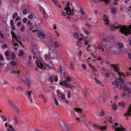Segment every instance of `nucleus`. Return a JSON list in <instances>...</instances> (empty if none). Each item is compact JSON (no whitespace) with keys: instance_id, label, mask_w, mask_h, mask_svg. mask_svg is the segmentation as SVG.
<instances>
[{"instance_id":"obj_26","label":"nucleus","mask_w":131,"mask_h":131,"mask_svg":"<svg viewBox=\"0 0 131 131\" xmlns=\"http://www.w3.org/2000/svg\"><path fill=\"white\" fill-rule=\"evenodd\" d=\"M29 61H28V64L30 65V66H32V63H31V59H32V56L31 55L29 56Z\"/></svg>"},{"instance_id":"obj_57","label":"nucleus","mask_w":131,"mask_h":131,"mask_svg":"<svg viewBox=\"0 0 131 131\" xmlns=\"http://www.w3.org/2000/svg\"><path fill=\"white\" fill-rule=\"evenodd\" d=\"M23 13L24 15H27V10L24 9Z\"/></svg>"},{"instance_id":"obj_22","label":"nucleus","mask_w":131,"mask_h":131,"mask_svg":"<svg viewBox=\"0 0 131 131\" xmlns=\"http://www.w3.org/2000/svg\"><path fill=\"white\" fill-rule=\"evenodd\" d=\"M39 98H41L44 102V103H47L48 102V100L43 96L42 95H38Z\"/></svg>"},{"instance_id":"obj_47","label":"nucleus","mask_w":131,"mask_h":131,"mask_svg":"<svg viewBox=\"0 0 131 131\" xmlns=\"http://www.w3.org/2000/svg\"><path fill=\"white\" fill-rule=\"evenodd\" d=\"M23 55H24V52L23 51L19 52L18 54V56H19V57H22Z\"/></svg>"},{"instance_id":"obj_56","label":"nucleus","mask_w":131,"mask_h":131,"mask_svg":"<svg viewBox=\"0 0 131 131\" xmlns=\"http://www.w3.org/2000/svg\"><path fill=\"white\" fill-rule=\"evenodd\" d=\"M74 37H76V38H77L79 36L78 35V34H77V33H74Z\"/></svg>"},{"instance_id":"obj_30","label":"nucleus","mask_w":131,"mask_h":131,"mask_svg":"<svg viewBox=\"0 0 131 131\" xmlns=\"http://www.w3.org/2000/svg\"><path fill=\"white\" fill-rule=\"evenodd\" d=\"M104 114H105V111H104L103 110H101V112L99 114V116H100V117H103Z\"/></svg>"},{"instance_id":"obj_51","label":"nucleus","mask_w":131,"mask_h":131,"mask_svg":"<svg viewBox=\"0 0 131 131\" xmlns=\"http://www.w3.org/2000/svg\"><path fill=\"white\" fill-rule=\"evenodd\" d=\"M103 41L105 42H109V39L105 37V38H103Z\"/></svg>"},{"instance_id":"obj_50","label":"nucleus","mask_w":131,"mask_h":131,"mask_svg":"<svg viewBox=\"0 0 131 131\" xmlns=\"http://www.w3.org/2000/svg\"><path fill=\"white\" fill-rule=\"evenodd\" d=\"M54 102L56 106H59V102H58V100H57V99L54 98Z\"/></svg>"},{"instance_id":"obj_19","label":"nucleus","mask_w":131,"mask_h":131,"mask_svg":"<svg viewBox=\"0 0 131 131\" xmlns=\"http://www.w3.org/2000/svg\"><path fill=\"white\" fill-rule=\"evenodd\" d=\"M9 56L11 57V60L12 61H15V60H16V55H15L14 52H11L9 54Z\"/></svg>"},{"instance_id":"obj_5","label":"nucleus","mask_w":131,"mask_h":131,"mask_svg":"<svg viewBox=\"0 0 131 131\" xmlns=\"http://www.w3.org/2000/svg\"><path fill=\"white\" fill-rule=\"evenodd\" d=\"M63 7L65 11H66L67 14L69 15V16H73L74 14V11L71 10L70 7H69V3H63Z\"/></svg>"},{"instance_id":"obj_14","label":"nucleus","mask_w":131,"mask_h":131,"mask_svg":"<svg viewBox=\"0 0 131 131\" xmlns=\"http://www.w3.org/2000/svg\"><path fill=\"white\" fill-rule=\"evenodd\" d=\"M31 93H32V91H29V90H27L26 92V94L27 97L29 98L31 103H32V99H31Z\"/></svg>"},{"instance_id":"obj_2","label":"nucleus","mask_w":131,"mask_h":131,"mask_svg":"<svg viewBox=\"0 0 131 131\" xmlns=\"http://www.w3.org/2000/svg\"><path fill=\"white\" fill-rule=\"evenodd\" d=\"M11 35L12 36V43L13 44L14 47H17V46H18V43L17 42H19L20 46H22V42L20 41V40H21V36H20V35H17L16 36L15 32L12 31Z\"/></svg>"},{"instance_id":"obj_29","label":"nucleus","mask_w":131,"mask_h":131,"mask_svg":"<svg viewBox=\"0 0 131 131\" xmlns=\"http://www.w3.org/2000/svg\"><path fill=\"white\" fill-rule=\"evenodd\" d=\"M74 111L76 112H79V113H82V110L79 108H75Z\"/></svg>"},{"instance_id":"obj_58","label":"nucleus","mask_w":131,"mask_h":131,"mask_svg":"<svg viewBox=\"0 0 131 131\" xmlns=\"http://www.w3.org/2000/svg\"><path fill=\"white\" fill-rule=\"evenodd\" d=\"M93 71H94V72L96 73L97 72V69H96V68L95 67H93V68H91Z\"/></svg>"},{"instance_id":"obj_38","label":"nucleus","mask_w":131,"mask_h":131,"mask_svg":"<svg viewBox=\"0 0 131 131\" xmlns=\"http://www.w3.org/2000/svg\"><path fill=\"white\" fill-rule=\"evenodd\" d=\"M0 117H1V118H2L3 121L4 122L7 121V118H6V117H5L4 115H1L0 116Z\"/></svg>"},{"instance_id":"obj_33","label":"nucleus","mask_w":131,"mask_h":131,"mask_svg":"<svg viewBox=\"0 0 131 131\" xmlns=\"http://www.w3.org/2000/svg\"><path fill=\"white\" fill-rule=\"evenodd\" d=\"M118 106H121V107H125V104L122 102H119L118 103Z\"/></svg>"},{"instance_id":"obj_61","label":"nucleus","mask_w":131,"mask_h":131,"mask_svg":"<svg viewBox=\"0 0 131 131\" xmlns=\"http://www.w3.org/2000/svg\"><path fill=\"white\" fill-rule=\"evenodd\" d=\"M0 36L1 38H3V39H5V36H4V34L2 33V32H0Z\"/></svg>"},{"instance_id":"obj_62","label":"nucleus","mask_w":131,"mask_h":131,"mask_svg":"<svg viewBox=\"0 0 131 131\" xmlns=\"http://www.w3.org/2000/svg\"><path fill=\"white\" fill-rule=\"evenodd\" d=\"M49 81H51V82H53V78L52 77H50L48 79Z\"/></svg>"},{"instance_id":"obj_53","label":"nucleus","mask_w":131,"mask_h":131,"mask_svg":"<svg viewBox=\"0 0 131 131\" xmlns=\"http://www.w3.org/2000/svg\"><path fill=\"white\" fill-rule=\"evenodd\" d=\"M2 47L3 48V49H6V48L8 47V45L5 43L2 45Z\"/></svg>"},{"instance_id":"obj_31","label":"nucleus","mask_w":131,"mask_h":131,"mask_svg":"<svg viewBox=\"0 0 131 131\" xmlns=\"http://www.w3.org/2000/svg\"><path fill=\"white\" fill-rule=\"evenodd\" d=\"M94 80H95L96 83H97V84H102V82L98 80L97 78H94Z\"/></svg>"},{"instance_id":"obj_8","label":"nucleus","mask_w":131,"mask_h":131,"mask_svg":"<svg viewBox=\"0 0 131 131\" xmlns=\"http://www.w3.org/2000/svg\"><path fill=\"white\" fill-rule=\"evenodd\" d=\"M111 67H113V68L114 69V70L116 72H117L119 76H120V77H122V75L123 76H125V75L124 74H123V73H120L119 71H118V68L117 67V66H115V64H111Z\"/></svg>"},{"instance_id":"obj_28","label":"nucleus","mask_w":131,"mask_h":131,"mask_svg":"<svg viewBox=\"0 0 131 131\" xmlns=\"http://www.w3.org/2000/svg\"><path fill=\"white\" fill-rule=\"evenodd\" d=\"M64 81H67V83H69L71 81V78L70 76H68L66 78V80H64Z\"/></svg>"},{"instance_id":"obj_40","label":"nucleus","mask_w":131,"mask_h":131,"mask_svg":"<svg viewBox=\"0 0 131 131\" xmlns=\"http://www.w3.org/2000/svg\"><path fill=\"white\" fill-rule=\"evenodd\" d=\"M20 31L21 32H24V31H25V26H22L20 28Z\"/></svg>"},{"instance_id":"obj_43","label":"nucleus","mask_w":131,"mask_h":131,"mask_svg":"<svg viewBox=\"0 0 131 131\" xmlns=\"http://www.w3.org/2000/svg\"><path fill=\"white\" fill-rule=\"evenodd\" d=\"M67 97L68 99H70V98H71V91H68Z\"/></svg>"},{"instance_id":"obj_17","label":"nucleus","mask_w":131,"mask_h":131,"mask_svg":"<svg viewBox=\"0 0 131 131\" xmlns=\"http://www.w3.org/2000/svg\"><path fill=\"white\" fill-rule=\"evenodd\" d=\"M105 96L104 95H102L98 98V101L100 103H105Z\"/></svg>"},{"instance_id":"obj_46","label":"nucleus","mask_w":131,"mask_h":131,"mask_svg":"<svg viewBox=\"0 0 131 131\" xmlns=\"http://www.w3.org/2000/svg\"><path fill=\"white\" fill-rule=\"evenodd\" d=\"M60 98H61L62 100H63V101L64 100H65V99H66L65 94H63L61 95V96Z\"/></svg>"},{"instance_id":"obj_45","label":"nucleus","mask_w":131,"mask_h":131,"mask_svg":"<svg viewBox=\"0 0 131 131\" xmlns=\"http://www.w3.org/2000/svg\"><path fill=\"white\" fill-rule=\"evenodd\" d=\"M103 1H104L107 4H110V0H99V2H102Z\"/></svg>"},{"instance_id":"obj_27","label":"nucleus","mask_w":131,"mask_h":131,"mask_svg":"<svg viewBox=\"0 0 131 131\" xmlns=\"http://www.w3.org/2000/svg\"><path fill=\"white\" fill-rule=\"evenodd\" d=\"M67 64L69 66L70 69H73V63L72 62H67Z\"/></svg>"},{"instance_id":"obj_18","label":"nucleus","mask_w":131,"mask_h":131,"mask_svg":"<svg viewBox=\"0 0 131 131\" xmlns=\"http://www.w3.org/2000/svg\"><path fill=\"white\" fill-rule=\"evenodd\" d=\"M131 116V106L129 107V109L125 113L124 116Z\"/></svg>"},{"instance_id":"obj_12","label":"nucleus","mask_w":131,"mask_h":131,"mask_svg":"<svg viewBox=\"0 0 131 131\" xmlns=\"http://www.w3.org/2000/svg\"><path fill=\"white\" fill-rule=\"evenodd\" d=\"M11 73L13 74V73H17V78L21 79V77L19 75V73H21V70H15L14 69H12L11 71Z\"/></svg>"},{"instance_id":"obj_23","label":"nucleus","mask_w":131,"mask_h":131,"mask_svg":"<svg viewBox=\"0 0 131 131\" xmlns=\"http://www.w3.org/2000/svg\"><path fill=\"white\" fill-rule=\"evenodd\" d=\"M13 108L14 109V111L16 112V113H19V112H20V110L18 107L16 106V105L13 107Z\"/></svg>"},{"instance_id":"obj_32","label":"nucleus","mask_w":131,"mask_h":131,"mask_svg":"<svg viewBox=\"0 0 131 131\" xmlns=\"http://www.w3.org/2000/svg\"><path fill=\"white\" fill-rule=\"evenodd\" d=\"M117 46L119 47V50H120V51L121 50V49H122V47H123V45L120 42H118L117 43Z\"/></svg>"},{"instance_id":"obj_24","label":"nucleus","mask_w":131,"mask_h":131,"mask_svg":"<svg viewBox=\"0 0 131 131\" xmlns=\"http://www.w3.org/2000/svg\"><path fill=\"white\" fill-rule=\"evenodd\" d=\"M28 19L32 20V19H34V18H35V16L34 15V14L32 13L28 15Z\"/></svg>"},{"instance_id":"obj_4","label":"nucleus","mask_w":131,"mask_h":131,"mask_svg":"<svg viewBox=\"0 0 131 131\" xmlns=\"http://www.w3.org/2000/svg\"><path fill=\"white\" fill-rule=\"evenodd\" d=\"M57 122L58 123V126L60 127L61 130L62 131H70L71 130V128L68 127L64 122L59 119H57Z\"/></svg>"},{"instance_id":"obj_3","label":"nucleus","mask_w":131,"mask_h":131,"mask_svg":"<svg viewBox=\"0 0 131 131\" xmlns=\"http://www.w3.org/2000/svg\"><path fill=\"white\" fill-rule=\"evenodd\" d=\"M35 63L38 67L41 69H45V70H48V69H50L51 67H53V61H49V63L47 66H44L43 63H42L40 60L36 61Z\"/></svg>"},{"instance_id":"obj_35","label":"nucleus","mask_w":131,"mask_h":131,"mask_svg":"<svg viewBox=\"0 0 131 131\" xmlns=\"http://www.w3.org/2000/svg\"><path fill=\"white\" fill-rule=\"evenodd\" d=\"M98 49H99V50H101L102 52H105V50H104V48H103L102 46L98 45Z\"/></svg>"},{"instance_id":"obj_37","label":"nucleus","mask_w":131,"mask_h":131,"mask_svg":"<svg viewBox=\"0 0 131 131\" xmlns=\"http://www.w3.org/2000/svg\"><path fill=\"white\" fill-rule=\"evenodd\" d=\"M106 119L108 120L111 122V123H113L112 122V116H107L106 117Z\"/></svg>"},{"instance_id":"obj_42","label":"nucleus","mask_w":131,"mask_h":131,"mask_svg":"<svg viewBox=\"0 0 131 131\" xmlns=\"http://www.w3.org/2000/svg\"><path fill=\"white\" fill-rule=\"evenodd\" d=\"M54 48L56 49L59 48V44H58V42L57 41L55 42L54 43Z\"/></svg>"},{"instance_id":"obj_60","label":"nucleus","mask_w":131,"mask_h":131,"mask_svg":"<svg viewBox=\"0 0 131 131\" xmlns=\"http://www.w3.org/2000/svg\"><path fill=\"white\" fill-rule=\"evenodd\" d=\"M23 23H26L27 22V18H24L23 19Z\"/></svg>"},{"instance_id":"obj_11","label":"nucleus","mask_w":131,"mask_h":131,"mask_svg":"<svg viewBox=\"0 0 131 131\" xmlns=\"http://www.w3.org/2000/svg\"><path fill=\"white\" fill-rule=\"evenodd\" d=\"M84 46H88V47L86 48V51L88 52H90V48H91V46H92V44L90 43V40H84Z\"/></svg>"},{"instance_id":"obj_49","label":"nucleus","mask_w":131,"mask_h":131,"mask_svg":"<svg viewBox=\"0 0 131 131\" xmlns=\"http://www.w3.org/2000/svg\"><path fill=\"white\" fill-rule=\"evenodd\" d=\"M111 13H112V14L116 13V9H115L114 8L112 9V10H111Z\"/></svg>"},{"instance_id":"obj_7","label":"nucleus","mask_w":131,"mask_h":131,"mask_svg":"<svg viewBox=\"0 0 131 131\" xmlns=\"http://www.w3.org/2000/svg\"><path fill=\"white\" fill-rule=\"evenodd\" d=\"M60 85H62L65 88H69L70 89H73L74 88V85L72 84H68L67 83V81H63V82H60Z\"/></svg>"},{"instance_id":"obj_36","label":"nucleus","mask_w":131,"mask_h":131,"mask_svg":"<svg viewBox=\"0 0 131 131\" xmlns=\"http://www.w3.org/2000/svg\"><path fill=\"white\" fill-rule=\"evenodd\" d=\"M10 65L13 67L17 66V62L16 61H11Z\"/></svg>"},{"instance_id":"obj_16","label":"nucleus","mask_w":131,"mask_h":131,"mask_svg":"<svg viewBox=\"0 0 131 131\" xmlns=\"http://www.w3.org/2000/svg\"><path fill=\"white\" fill-rule=\"evenodd\" d=\"M103 20L104 21V24L105 25H109V18L107 16V15L103 16Z\"/></svg>"},{"instance_id":"obj_48","label":"nucleus","mask_w":131,"mask_h":131,"mask_svg":"<svg viewBox=\"0 0 131 131\" xmlns=\"http://www.w3.org/2000/svg\"><path fill=\"white\" fill-rule=\"evenodd\" d=\"M18 16V13L17 12H15L13 15L12 16L13 19H15L17 16Z\"/></svg>"},{"instance_id":"obj_55","label":"nucleus","mask_w":131,"mask_h":131,"mask_svg":"<svg viewBox=\"0 0 131 131\" xmlns=\"http://www.w3.org/2000/svg\"><path fill=\"white\" fill-rule=\"evenodd\" d=\"M85 34H86V35H89V34H90V31H89V30H86L84 31Z\"/></svg>"},{"instance_id":"obj_41","label":"nucleus","mask_w":131,"mask_h":131,"mask_svg":"<svg viewBox=\"0 0 131 131\" xmlns=\"http://www.w3.org/2000/svg\"><path fill=\"white\" fill-rule=\"evenodd\" d=\"M14 122L16 124H18V119L17 118L16 115H14Z\"/></svg>"},{"instance_id":"obj_44","label":"nucleus","mask_w":131,"mask_h":131,"mask_svg":"<svg viewBox=\"0 0 131 131\" xmlns=\"http://www.w3.org/2000/svg\"><path fill=\"white\" fill-rule=\"evenodd\" d=\"M53 3L55 4V6H58L59 8H61L59 5H58V3L57 2V0H52Z\"/></svg>"},{"instance_id":"obj_21","label":"nucleus","mask_w":131,"mask_h":131,"mask_svg":"<svg viewBox=\"0 0 131 131\" xmlns=\"http://www.w3.org/2000/svg\"><path fill=\"white\" fill-rule=\"evenodd\" d=\"M123 89L124 91H127L129 94H131V89L130 88H127L126 86H124Z\"/></svg>"},{"instance_id":"obj_6","label":"nucleus","mask_w":131,"mask_h":131,"mask_svg":"<svg viewBox=\"0 0 131 131\" xmlns=\"http://www.w3.org/2000/svg\"><path fill=\"white\" fill-rule=\"evenodd\" d=\"M123 83H124V81L123 80V79L119 78L117 79L115 82H112V85H116L118 89L121 90V89H122V84H123Z\"/></svg>"},{"instance_id":"obj_34","label":"nucleus","mask_w":131,"mask_h":131,"mask_svg":"<svg viewBox=\"0 0 131 131\" xmlns=\"http://www.w3.org/2000/svg\"><path fill=\"white\" fill-rule=\"evenodd\" d=\"M76 43L78 47H81L82 45V43H81V41L80 40H78V41L76 42Z\"/></svg>"},{"instance_id":"obj_15","label":"nucleus","mask_w":131,"mask_h":131,"mask_svg":"<svg viewBox=\"0 0 131 131\" xmlns=\"http://www.w3.org/2000/svg\"><path fill=\"white\" fill-rule=\"evenodd\" d=\"M38 37L41 39H43L46 37V35L45 33L41 31H40L38 33Z\"/></svg>"},{"instance_id":"obj_1","label":"nucleus","mask_w":131,"mask_h":131,"mask_svg":"<svg viewBox=\"0 0 131 131\" xmlns=\"http://www.w3.org/2000/svg\"><path fill=\"white\" fill-rule=\"evenodd\" d=\"M110 30L111 31H114L116 29L120 28V31L127 36L128 34H131V25L129 26H115L114 25H111L110 26Z\"/></svg>"},{"instance_id":"obj_10","label":"nucleus","mask_w":131,"mask_h":131,"mask_svg":"<svg viewBox=\"0 0 131 131\" xmlns=\"http://www.w3.org/2000/svg\"><path fill=\"white\" fill-rule=\"evenodd\" d=\"M93 127L95 128H97V129H101V130H105L106 128H107V126H100L99 125H96V124H93Z\"/></svg>"},{"instance_id":"obj_13","label":"nucleus","mask_w":131,"mask_h":131,"mask_svg":"<svg viewBox=\"0 0 131 131\" xmlns=\"http://www.w3.org/2000/svg\"><path fill=\"white\" fill-rule=\"evenodd\" d=\"M26 83H27L28 86H30L31 82H30V79H29V75H27L25 78V80L24 81Z\"/></svg>"},{"instance_id":"obj_20","label":"nucleus","mask_w":131,"mask_h":131,"mask_svg":"<svg viewBox=\"0 0 131 131\" xmlns=\"http://www.w3.org/2000/svg\"><path fill=\"white\" fill-rule=\"evenodd\" d=\"M15 103H16V102H13V101H12L11 100H8L9 105L11 106V107H12V108L16 105V104H15Z\"/></svg>"},{"instance_id":"obj_52","label":"nucleus","mask_w":131,"mask_h":131,"mask_svg":"<svg viewBox=\"0 0 131 131\" xmlns=\"http://www.w3.org/2000/svg\"><path fill=\"white\" fill-rule=\"evenodd\" d=\"M9 55H10V52L8 51H6L5 52V55L6 56V57H8V56H9Z\"/></svg>"},{"instance_id":"obj_54","label":"nucleus","mask_w":131,"mask_h":131,"mask_svg":"<svg viewBox=\"0 0 131 131\" xmlns=\"http://www.w3.org/2000/svg\"><path fill=\"white\" fill-rule=\"evenodd\" d=\"M80 13L81 15H84V12H83V10H82V8H80Z\"/></svg>"},{"instance_id":"obj_9","label":"nucleus","mask_w":131,"mask_h":131,"mask_svg":"<svg viewBox=\"0 0 131 131\" xmlns=\"http://www.w3.org/2000/svg\"><path fill=\"white\" fill-rule=\"evenodd\" d=\"M5 126L7 128V131H17L13 125H10L8 123H5Z\"/></svg>"},{"instance_id":"obj_64","label":"nucleus","mask_w":131,"mask_h":131,"mask_svg":"<svg viewBox=\"0 0 131 131\" xmlns=\"http://www.w3.org/2000/svg\"><path fill=\"white\" fill-rule=\"evenodd\" d=\"M11 26H12V27H11L12 30H16V27H15L14 25Z\"/></svg>"},{"instance_id":"obj_59","label":"nucleus","mask_w":131,"mask_h":131,"mask_svg":"<svg viewBox=\"0 0 131 131\" xmlns=\"http://www.w3.org/2000/svg\"><path fill=\"white\" fill-rule=\"evenodd\" d=\"M0 60L1 61H5V59H4V57L2 55H0Z\"/></svg>"},{"instance_id":"obj_63","label":"nucleus","mask_w":131,"mask_h":131,"mask_svg":"<svg viewBox=\"0 0 131 131\" xmlns=\"http://www.w3.org/2000/svg\"><path fill=\"white\" fill-rule=\"evenodd\" d=\"M82 68H83V69L84 70H85V69H86V66H85V64H82Z\"/></svg>"},{"instance_id":"obj_39","label":"nucleus","mask_w":131,"mask_h":131,"mask_svg":"<svg viewBox=\"0 0 131 131\" xmlns=\"http://www.w3.org/2000/svg\"><path fill=\"white\" fill-rule=\"evenodd\" d=\"M57 96H58L59 98H61V97L63 95V93H62V92H61L59 91H57Z\"/></svg>"},{"instance_id":"obj_25","label":"nucleus","mask_w":131,"mask_h":131,"mask_svg":"<svg viewBox=\"0 0 131 131\" xmlns=\"http://www.w3.org/2000/svg\"><path fill=\"white\" fill-rule=\"evenodd\" d=\"M112 108L113 110H114V111H116V110H117V104H112L111 105Z\"/></svg>"}]
</instances>
